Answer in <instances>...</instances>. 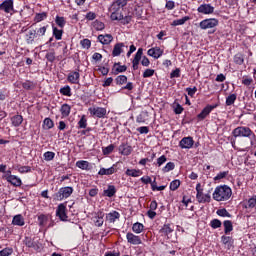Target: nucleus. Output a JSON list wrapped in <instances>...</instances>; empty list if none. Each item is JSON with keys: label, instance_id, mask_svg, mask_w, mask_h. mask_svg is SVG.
<instances>
[{"label": "nucleus", "instance_id": "obj_50", "mask_svg": "<svg viewBox=\"0 0 256 256\" xmlns=\"http://www.w3.org/2000/svg\"><path fill=\"white\" fill-rule=\"evenodd\" d=\"M234 63H236V65H243V63H245V59L243 58V54H236L234 56Z\"/></svg>", "mask_w": 256, "mask_h": 256}, {"label": "nucleus", "instance_id": "obj_34", "mask_svg": "<svg viewBox=\"0 0 256 256\" xmlns=\"http://www.w3.org/2000/svg\"><path fill=\"white\" fill-rule=\"evenodd\" d=\"M113 71L115 75L118 73H125V71H127V66L121 65V63H115L113 66Z\"/></svg>", "mask_w": 256, "mask_h": 256}, {"label": "nucleus", "instance_id": "obj_33", "mask_svg": "<svg viewBox=\"0 0 256 256\" xmlns=\"http://www.w3.org/2000/svg\"><path fill=\"white\" fill-rule=\"evenodd\" d=\"M186 21H191V17L184 16L181 19L174 20V21H172L171 26L177 27L179 25H185Z\"/></svg>", "mask_w": 256, "mask_h": 256}, {"label": "nucleus", "instance_id": "obj_36", "mask_svg": "<svg viewBox=\"0 0 256 256\" xmlns=\"http://www.w3.org/2000/svg\"><path fill=\"white\" fill-rule=\"evenodd\" d=\"M223 226L225 235H229L233 231V222L231 220L224 221Z\"/></svg>", "mask_w": 256, "mask_h": 256}, {"label": "nucleus", "instance_id": "obj_38", "mask_svg": "<svg viewBox=\"0 0 256 256\" xmlns=\"http://www.w3.org/2000/svg\"><path fill=\"white\" fill-rule=\"evenodd\" d=\"M25 245L26 247H29L30 249H34L35 251L39 249V245H37V243H35V241H33L31 238L25 239Z\"/></svg>", "mask_w": 256, "mask_h": 256}, {"label": "nucleus", "instance_id": "obj_11", "mask_svg": "<svg viewBox=\"0 0 256 256\" xmlns=\"http://www.w3.org/2000/svg\"><path fill=\"white\" fill-rule=\"evenodd\" d=\"M81 79V74L79 70H73L68 73L67 81L71 83V85H79V81Z\"/></svg>", "mask_w": 256, "mask_h": 256}, {"label": "nucleus", "instance_id": "obj_4", "mask_svg": "<svg viewBox=\"0 0 256 256\" xmlns=\"http://www.w3.org/2000/svg\"><path fill=\"white\" fill-rule=\"evenodd\" d=\"M196 201L202 204L211 203V194L204 192L201 183L196 185Z\"/></svg>", "mask_w": 256, "mask_h": 256}, {"label": "nucleus", "instance_id": "obj_44", "mask_svg": "<svg viewBox=\"0 0 256 256\" xmlns=\"http://www.w3.org/2000/svg\"><path fill=\"white\" fill-rule=\"evenodd\" d=\"M46 17H47V12L36 13L34 17V21L35 23H41V21H45Z\"/></svg>", "mask_w": 256, "mask_h": 256}, {"label": "nucleus", "instance_id": "obj_2", "mask_svg": "<svg viewBox=\"0 0 256 256\" xmlns=\"http://www.w3.org/2000/svg\"><path fill=\"white\" fill-rule=\"evenodd\" d=\"M233 195V190L227 185L217 186L212 194L214 201H229Z\"/></svg>", "mask_w": 256, "mask_h": 256}, {"label": "nucleus", "instance_id": "obj_3", "mask_svg": "<svg viewBox=\"0 0 256 256\" xmlns=\"http://www.w3.org/2000/svg\"><path fill=\"white\" fill-rule=\"evenodd\" d=\"M233 137H246L250 141V145L253 146L256 143V135L251 128L247 126H238L232 131Z\"/></svg>", "mask_w": 256, "mask_h": 256}, {"label": "nucleus", "instance_id": "obj_27", "mask_svg": "<svg viewBox=\"0 0 256 256\" xmlns=\"http://www.w3.org/2000/svg\"><path fill=\"white\" fill-rule=\"evenodd\" d=\"M121 214L117 211H112L106 214V221L107 223H115L117 219H120Z\"/></svg>", "mask_w": 256, "mask_h": 256}, {"label": "nucleus", "instance_id": "obj_54", "mask_svg": "<svg viewBox=\"0 0 256 256\" xmlns=\"http://www.w3.org/2000/svg\"><path fill=\"white\" fill-rule=\"evenodd\" d=\"M45 161H53L55 159V152L47 151L43 154Z\"/></svg>", "mask_w": 256, "mask_h": 256}, {"label": "nucleus", "instance_id": "obj_47", "mask_svg": "<svg viewBox=\"0 0 256 256\" xmlns=\"http://www.w3.org/2000/svg\"><path fill=\"white\" fill-rule=\"evenodd\" d=\"M227 175H229V171L220 172L214 177V181H216V183H219V181L225 179Z\"/></svg>", "mask_w": 256, "mask_h": 256}, {"label": "nucleus", "instance_id": "obj_9", "mask_svg": "<svg viewBox=\"0 0 256 256\" xmlns=\"http://www.w3.org/2000/svg\"><path fill=\"white\" fill-rule=\"evenodd\" d=\"M217 107H219V104L207 105L206 107L203 108L201 113L197 115V119H199V121H203L204 119H207L211 111H213V109H217Z\"/></svg>", "mask_w": 256, "mask_h": 256}, {"label": "nucleus", "instance_id": "obj_8", "mask_svg": "<svg viewBox=\"0 0 256 256\" xmlns=\"http://www.w3.org/2000/svg\"><path fill=\"white\" fill-rule=\"evenodd\" d=\"M56 215L59 217L60 221H67V219H69V216H67V203L58 205Z\"/></svg>", "mask_w": 256, "mask_h": 256}, {"label": "nucleus", "instance_id": "obj_40", "mask_svg": "<svg viewBox=\"0 0 256 256\" xmlns=\"http://www.w3.org/2000/svg\"><path fill=\"white\" fill-rule=\"evenodd\" d=\"M92 27L96 30V31H103V29H105V23L99 21V20H95L92 24Z\"/></svg>", "mask_w": 256, "mask_h": 256}, {"label": "nucleus", "instance_id": "obj_6", "mask_svg": "<svg viewBox=\"0 0 256 256\" xmlns=\"http://www.w3.org/2000/svg\"><path fill=\"white\" fill-rule=\"evenodd\" d=\"M88 111L91 117H97L98 119H105L107 117V108L92 106Z\"/></svg>", "mask_w": 256, "mask_h": 256}, {"label": "nucleus", "instance_id": "obj_7", "mask_svg": "<svg viewBox=\"0 0 256 256\" xmlns=\"http://www.w3.org/2000/svg\"><path fill=\"white\" fill-rule=\"evenodd\" d=\"M219 25V20L217 18H207L202 20L199 23L200 29L207 30V29H215Z\"/></svg>", "mask_w": 256, "mask_h": 256}, {"label": "nucleus", "instance_id": "obj_15", "mask_svg": "<svg viewBox=\"0 0 256 256\" xmlns=\"http://www.w3.org/2000/svg\"><path fill=\"white\" fill-rule=\"evenodd\" d=\"M197 11L202 15H213L215 13V7L211 4H202L198 7Z\"/></svg>", "mask_w": 256, "mask_h": 256}, {"label": "nucleus", "instance_id": "obj_45", "mask_svg": "<svg viewBox=\"0 0 256 256\" xmlns=\"http://www.w3.org/2000/svg\"><path fill=\"white\" fill-rule=\"evenodd\" d=\"M61 95H64L65 97H71L73 93H71V87L70 86H64L60 89Z\"/></svg>", "mask_w": 256, "mask_h": 256}, {"label": "nucleus", "instance_id": "obj_55", "mask_svg": "<svg viewBox=\"0 0 256 256\" xmlns=\"http://www.w3.org/2000/svg\"><path fill=\"white\" fill-rule=\"evenodd\" d=\"M155 75V70L151 69V68H148L146 69L143 74H142V77L144 79H147L149 77H153Z\"/></svg>", "mask_w": 256, "mask_h": 256}, {"label": "nucleus", "instance_id": "obj_14", "mask_svg": "<svg viewBox=\"0 0 256 256\" xmlns=\"http://www.w3.org/2000/svg\"><path fill=\"white\" fill-rule=\"evenodd\" d=\"M6 181L11 183L13 187H21V185H23L21 178L17 177L16 175H11V171L7 172Z\"/></svg>", "mask_w": 256, "mask_h": 256}, {"label": "nucleus", "instance_id": "obj_10", "mask_svg": "<svg viewBox=\"0 0 256 256\" xmlns=\"http://www.w3.org/2000/svg\"><path fill=\"white\" fill-rule=\"evenodd\" d=\"M126 239L129 245H143V240L141 239V236L135 235L133 232H128L126 234Z\"/></svg>", "mask_w": 256, "mask_h": 256}, {"label": "nucleus", "instance_id": "obj_5", "mask_svg": "<svg viewBox=\"0 0 256 256\" xmlns=\"http://www.w3.org/2000/svg\"><path fill=\"white\" fill-rule=\"evenodd\" d=\"M173 231H175V226L173 224H164L159 230V235L162 237L163 241H169Z\"/></svg>", "mask_w": 256, "mask_h": 256}, {"label": "nucleus", "instance_id": "obj_46", "mask_svg": "<svg viewBox=\"0 0 256 256\" xmlns=\"http://www.w3.org/2000/svg\"><path fill=\"white\" fill-rule=\"evenodd\" d=\"M115 151V145L110 144L107 147L102 148L103 155H111V153Z\"/></svg>", "mask_w": 256, "mask_h": 256}, {"label": "nucleus", "instance_id": "obj_37", "mask_svg": "<svg viewBox=\"0 0 256 256\" xmlns=\"http://www.w3.org/2000/svg\"><path fill=\"white\" fill-rule=\"evenodd\" d=\"M115 193H117V189L114 185H109L107 190H104V195L106 197H114Z\"/></svg>", "mask_w": 256, "mask_h": 256}, {"label": "nucleus", "instance_id": "obj_12", "mask_svg": "<svg viewBox=\"0 0 256 256\" xmlns=\"http://www.w3.org/2000/svg\"><path fill=\"white\" fill-rule=\"evenodd\" d=\"M163 53H165V50L161 49L159 46L152 47L147 51V55L153 57V59L163 57Z\"/></svg>", "mask_w": 256, "mask_h": 256}, {"label": "nucleus", "instance_id": "obj_59", "mask_svg": "<svg viewBox=\"0 0 256 256\" xmlns=\"http://www.w3.org/2000/svg\"><path fill=\"white\" fill-rule=\"evenodd\" d=\"M80 45L83 47V49H90L91 48V40L89 39H83L80 41Z\"/></svg>", "mask_w": 256, "mask_h": 256}, {"label": "nucleus", "instance_id": "obj_16", "mask_svg": "<svg viewBox=\"0 0 256 256\" xmlns=\"http://www.w3.org/2000/svg\"><path fill=\"white\" fill-rule=\"evenodd\" d=\"M118 151H119L120 155L129 157V155H131L133 153V147L127 143H122L119 146Z\"/></svg>", "mask_w": 256, "mask_h": 256}, {"label": "nucleus", "instance_id": "obj_43", "mask_svg": "<svg viewBox=\"0 0 256 256\" xmlns=\"http://www.w3.org/2000/svg\"><path fill=\"white\" fill-rule=\"evenodd\" d=\"M78 129H87V116L82 115L78 121Z\"/></svg>", "mask_w": 256, "mask_h": 256}, {"label": "nucleus", "instance_id": "obj_22", "mask_svg": "<svg viewBox=\"0 0 256 256\" xmlns=\"http://www.w3.org/2000/svg\"><path fill=\"white\" fill-rule=\"evenodd\" d=\"M117 164H113L110 168H101L98 172V175H113L114 173H117Z\"/></svg>", "mask_w": 256, "mask_h": 256}, {"label": "nucleus", "instance_id": "obj_35", "mask_svg": "<svg viewBox=\"0 0 256 256\" xmlns=\"http://www.w3.org/2000/svg\"><path fill=\"white\" fill-rule=\"evenodd\" d=\"M11 123L14 127H19L23 123L22 115H15L11 118Z\"/></svg>", "mask_w": 256, "mask_h": 256}, {"label": "nucleus", "instance_id": "obj_57", "mask_svg": "<svg viewBox=\"0 0 256 256\" xmlns=\"http://www.w3.org/2000/svg\"><path fill=\"white\" fill-rule=\"evenodd\" d=\"M216 213L219 215V217H231V214L225 208L217 210Z\"/></svg>", "mask_w": 256, "mask_h": 256}, {"label": "nucleus", "instance_id": "obj_51", "mask_svg": "<svg viewBox=\"0 0 256 256\" xmlns=\"http://www.w3.org/2000/svg\"><path fill=\"white\" fill-rule=\"evenodd\" d=\"M173 109H174V113L176 115H181V113H183V111H184L183 106H181V104H179V103H174Z\"/></svg>", "mask_w": 256, "mask_h": 256}, {"label": "nucleus", "instance_id": "obj_42", "mask_svg": "<svg viewBox=\"0 0 256 256\" xmlns=\"http://www.w3.org/2000/svg\"><path fill=\"white\" fill-rule=\"evenodd\" d=\"M55 23L60 27V29H63L65 27L67 21L65 20V17L63 16H56Z\"/></svg>", "mask_w": 256, "mask_h": 256}, {"label": "nucleus", "instance_id": "obj_63", "mask_svg": "<svg viewBox=\"0 0 256 256\" xmlns=\"http://www.w3.org/2000/svg\"><path fill=\"white\" fill-rule=\"evenodd\" d=\"M45 58L47 59V61H49L50 63H53L55 61V52L51 51L48 52L45 56Z\"/></svg>", "mask_w": 256, "mask_h": 256}, {"label": "nucleus", "instance_id": "obj_58", "mask_svg": "<svg viewBox=\"0 0 256 256\" xmlns=\"http://www.w3.org/2000/svg\"><path fill=\"white\" fill-rule=\"evenodd\" d=\"M116 83L117 85H125L127 83V76L125 75H120L116 78Z\"/></svg>", "mask_w": 256, "mask_h": 256}, {"label": "nucleus", "instance_id": "obj_24", "mask_svg": "<svg viewBox=\"0 0 256 256\" xmlns=\"http://www.w3.org/2000/svg\"><path fill=\"white\" fill-rule=\"evenodd\" d=\"M221 241L225 245L226 249L229 251L233 247L235 240H233V237L230 236H221Z\"/></svg>", "mask_w": 256, "mask_h": 256}, {"label": "nucleus", "instance_id": "obj_31", "mask_svg": "<svg viewBox=\"0 0 256 256\" xmlns=\"http://www.w3.org/2000/svg\"><path fill=\"white\" fill-rule=\"evenodd\" d=\"M52 31L53 37H55L57 41H61V39H63V28L59 29L56 26L52 25Z\"/></svg>", "mask_w": 256, "mask_h": 256}, {"label": "nucleus", "instance_id": "obj_21", "mask_svg": "<svg viewBox=\"0 0 256 256\" xmlns=\"http://www.w3.org/2000/svg\"><path fill=\"white\" fill-rule=\"evenodd\" d=\"M0 11H4V13H11V11H13V0H6L0 4Z\"/></svg>", "mask_w": 256, "mask_h": 256}, {"label": "nucleus", "instance_id": "obj_1", "mask_svg": "<svg viewBox=\"0 0 256 256\" xmlns=\"http://www.w3.org/2000/svg\"><path fill=\"white\" fill-rule=\"evenodd\" d=\"M129 3H131V0H115L112 2L108 9L111 21H122L124 25L131 23L133 13L128 12L125 16L123 15L125 7H127Z\"/></svg>", "mask_w": 256, "mask_h": 256}, {"label": "nucleus", "instance_id": "obj_13", "mask_svg": "<svg viewBox=\"0 0 256 256\" xmlns=\"http://www.w3.org/2000/svg\"><path fill=\"white\" fill-rule=\"evenodd\" d=\"M193 145H195V140H193V137L191 136L184 137L179 142V147L181 149H192Z\"/></svg>", "mask_w": 256, "mask_h": 256}, {"label": "nucleus", "instance_id": "obj_48", "mask_svg": "<svg viewBox=\"0 0 256 256\" xmlns=\"http://www.w3.org/2000/svg\"><path fill=\"white\" fill-rule=\"evenodd\" d=\"M22 87L26 89V91H31V89H35V84L30 80H26L22 83Z\"/></svg>", "mask_w": 256, "mask_h": 256}, {"label": "nucleus", "instance_id": "obj_49", "mask_svg": "<svg viewBox=\"0 0 256 256\" xmlns=\"http://www.w3.org/2000/svg\"><path fill=\"white\" fill-rule=\"evenodd\" d=\"M16 169L18 170V173H31V166L17 165Z\"/></svg>", "mask_w": 256, "mask_h": 256}, {"label": "nucleus", "instance_id": "obj_17", "mask_svg": "<svg viewBox=\"0 0 256 256\" xmlns=\"http://www.w3.org/2000/svg\"><path fill=\"white\" fill-rule=\"evenodd\" d=\"M103 217H105V213H103V211H98L95 214V216L93 217V221L96 227H103V223H105Z\"/></svg>", "mask_w": 256, "mask_h": 256}, {"label": "nucleus", "instance_id": "obj_26", "mask_svg": "<svg viewBox=\"0 0 256 256\" xmlns=\"http://www.w3.org/2000/svg\"><path fill=\"white\" fill-rule=\"evenodd\" d=\"M125 175L127 177H141V175H143V171L141 169L128 168L125 171Z\"/></svg>", "mask_w": 256, "mask_h": 256}, {"label": "nucleus", "instance_id": "obj_62", "mask_svg": "<svg viewBox=\"0 0 256 256\" xmlns=\"http://www.w3.org/2000/svg\"><path fill=\"white\" fill-rule=\"evenodd\" d=\"M45 33H47V27L43 26L41 28H39L38 30H36V37H43L45 35Z\"/></svg>", "mask_w": 256, "mask_h": 256}, {"label": "nucleus", "instance_id": "obj_32", "mask_svg": "<svg viewBox=\"0 0 256 256\" xmlns=\"http://www.w3.org/2000/svg\"><path fill=\"white\" fill-rule=\"evenodd\" d=\"M38 221H39L40 227H47V224L49 223V221H51V217L45 214H41L38 217Z\"/></svg>", "mask_w": 256, "mask_h": 256}, {"label": "nucleus", "instance_id": "obj_19", "mask_svg": "<svg viewBox=\"0 0 256 256\" xmlns=\"http://www.w3.org/2000/svg\"><path fill=\"white\" fill-rule=\"evenodd\" d=\"M73 195V187H63L59 190L60 199H67Z\"/></svg>", "mask_w": 256, "mask_h": 256}, {"label": "nucleus", "instance_id": "obj_20", "mask_svg": "<svg viewBox=\"0 0 256 256\" xmlns=\"http://www.w3.org/2000/svg\"><path fill=\"white\" fill-rule=\"evenodd\" d=\"M36 39H38L37 30L31 29L26 33V42L28 45H33Z\"/></svg>", "mask_w": 256, "mask_h": 256}, {"label": "nucleus", "instance_id": "obj_23", "mask_svg": "<svg viewBox=\"0 0 256 256\" xmlns=\"http://www.w3.org/2000/svg\"><path fill=\"white\" fill-rule=\"evenodd\" d=\"M76 167H78V169H82V171H91V169L93 168L91 166V163H89V161H87V160L77 161Z\"/></svg>", "mask_w": 256, "mask_h": 256}, {"label": "nucleus", "instance_id": "obj_60", "mask_svg": "<svg viewBox=\"0 0 256 256\" xmlns=\"http://www.w3.org/2000/svg\"><path fill=\"white\" fill-rule=\"evenodd\" d=\"M175 169V163L168 162L165 167L163 168L164 173H169V171H173Z\"/></svg>", "mask_w": 256, "mask_h": 256}, {"label": "nucleus", "instance_id": "obj_64", "mask_svg": "<svg viewBox=\"0 0 256 256\" xmlns=\"http://www.w3.org/2000/svg\"><path fill=\"white\" fill-rule=\"evenodd\" d=\"M256 205V195L248 200V208L253 209Z\"/></svg>", "mask_w": 256, "mask_h": 256}, {"label": "nucleus", "instance_id": "obj_30", "mask_svg": "<svg viewBox=\"0 0 256 256\" xmlns=\"http://www.w3.org/2000/svg\"><path fill=\"white\" fill-rule=\"evenodd\" d=\"M12 225L23 227V225H25V218H23V215L21 214L15 215L12 220Z\"/></svg>", "mask_w": 256, "mask_h": 256}, {"label": "nucleus", "instance_id": "obj_39", "mask_svg": "<svg viewBox=\"0 0 256 256\" xmlns=\"http://www.w3.org/2000/svg\"><path fill=\"white\" fill-rule=\"evenodd\" d=\"M55 127V123L51 120V118H45L43 121V128L44 129H53Z\"/></svg>", "mask_w": 256, "mask_h": 256}, {"label": "nucleus", "instance_id": "obj_18", "mask_svg": "<svg viewBox=\"0 0 256 256\" xmlns=\"http://www.w3.org/2000/svg\"><path fill=\"white\" fill-rule=\"evenodd\" d=\"M98 41L102 45H111V42L113 41V35H111V34H100V35H98Z\"/></svg>", "mask_w": 256, "mask_h": 256}, {"label": "nucleus", "instance_id": "obj_56", "mask_svg": "<svg viewBox=\"0 0 256 256\" xmlns=\"http://www.w3.org/2000/svg\"><path fill=\"white\" fill-rule=\"evenodd\" d=\"M222 223L221 220L219 219H213L210 222V227H212V229H219V227H221Z\"/></svg>", "mask_w": 256, "mask_h": 256}, {"label": "nucleus", "instance_id": "obj_61", "mask_svg": "<svg viewBox=\"0 0 256 256\" xmlns=\"http://www.w3.org/2000/svg\"><path fill=\"white\" fill-rule=\"evenodd\" d=\"M253 83V78L249 77V76H244L242 78V85H245L246 87H249V85H251Z\"/></svg>", "mask_w": 256, "mask_h": 256}, {"label": "nucleus", "instance_id": "obj_28", "mask_svg": "<svg viewBox=\"0 0 256 256\" xmlns=\"http://www.w3.org/2000/svg\"><path fill=\"white\" fill-rule=\"evenodd\" d=\"M60 113L62 119L69 117V115H71V105L67 103L63 104L60 108Z\"/></svg>", "mask_w": 256, "mask_h": 256}, {"label": "nucleus", "instance_id": "obj_41", "mask_svg": "<svg viewBox=\"0 0 256 256\" xmlns=\"http://www.w3.org/2000/svg\"><path fill=\"white\" fill-rule=\"evenodd\" d=\"M235 101H237V94H230L226 98V105H227V107H231V105H234Z\"/></svg>", "mask_w": 256, "mask_h": 256}, {"label": "nucleus", "instance_id": "obj_53", "mask_svg": "<svg viewBox=\"0 0 256 256\" xmlns=\"http://www.w3.org/2000/svg\"><path fill=\"white\" fill-rule=\"evenodd\" d=\"M13 255V248L6 247L0 251V256H11Z\"/></svg>", "mask_w": 256, "mask_h": 256}, {"label": "nucleus", "instance_id": "obj_29", "mask_svg": "<svg viewBox=\"0 0 256 256\" xmlns=\"http://www.w3.org/2000/svg\"><path fill=\"white\" fill-rule=\"evenodd\" d=\"M132 231L136 235H141L145 231V225L141 222H136L132 225Z\"/></svg>", "mask_w": 256, "mask_h": 256}, {"label": "nucleus", "instance_id": "obj_52", "mask_svg": "<svg viewBox=\"0 0 256 256\" xmlns=\"http://www.w3.org/2000/svg\"><path fill=\"white\" fill-rule=\"evenodd\" d=\"M181 187V181L180 180H174L170 183V191H177Z\"/></svg>", "mask_w": 256, "mask_h": 256}, {"label": "nucleus", "instance_id": "obj_25", "mask_svg": "<svg viewBox=\"0 0 256 256\" xmlns=\"http://www.w3.org/2000/svg\"><path fill=\"white\" fill-rule=\"evenodd\" d=\"M123 47H125L123 42L116 43L112 50V57H119L123 53Z\"/></svg>", "mask_w": 256, "mask_h": 256}]
</instances>
